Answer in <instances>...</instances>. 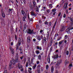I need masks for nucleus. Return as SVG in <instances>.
<instances>
[{
    "label": "nucleus",
    "instance_id": "nucleus-1",
    "mask_svg": "<svg viewBox=\"0 0 73 73\" xmlns=\"http://www.w3.org/2000/svg\"><path fill=\"white\" fill-rule=\"evenodd\" d=\"M15 60L13 59V60H11L9 64V69H10L12 66V64H13L15 65L16 64V62H19L20 61V60L18 59L19 58V55L18 54H17L15 57Z\"/></svg>",
    "mask_w": 73,
    "mask_h": 73
},
{
    "label": "nucleus",
    "instance_id": "nucleus-2",
    "mask_svg": "<svg viewBox=\"0 0 73 73\" xmlns=\"http://www.w3.org/2000/svg\"><path fill=\"white\" fill-rule=\"evenodd\" d=\"M26 32H27V33H29V34H36V32H34L33 31V30H31L30 29H27V30L26 31Z\"/></svg>",
    "mask_w": 73,
    "mask_h": 73
},
{
    "label": "nucleus",
    "instance_id": "nucleus-3",
    "mask_svg": "<svg viewBox=\"0 0 73 73\" xmlns=\"http://www.w3.org/2000/svg\"><path fill=\"white\" fill-rule=\"evenodd\" d=\"M28 63L29 65H31V60L30 59H28V61H27V62L26 63V67H28Z\"/></svg>",
    "mask_w": 73,
    "mask_h": 73
},
{
    "label": "nucleus",
    "instance_id": "nucleus-4",
    "mask_svg": "<svg viewBox=\"0 0 73 73\" xmlns=\"http://www.w3.org/2000/svg\"><path fill=\"white\" fill-rule=\"evenodd\" d=\"M40 38L42 39H43V42H42L44 44V41L45 42H46V38L45 37H44V38H43V36L42 35H41L40 36Z\"/></svg>",
    "mask_w": 73,
    "mask_h": 73
},
{
    "label": "nucleus",
    "instance_id": "nucleus-5",
    "mask_svg": "<svg viewBox=\"0 0 73 73\" xmlns=\"http://www.w3.org/2000/svg\"><path fill=\"white\" fill-rule=\"evenodd\" d=\"M33 6L34 8H35V7H37V4L36 3V2H35V1H33Z\"/></svg>",
    "mask_w": 73,
    "mask_h": 73
},
{
    "label": "nucleus",
    "instance_id": "nucleus-6",
    "mask_svg": "<svg viewBox=\"0 0 73 73\" xmlns=\"http://www.w3.org/2000/svg\"><path fill=\"white\" fill-rule=\"evenodd\" d=\"M62 62V60L61 59H60L57 62V66H59L60 65V64H61Z\"/></svg>",
    "mask_w": 73,
    "mask_h": 73
},
{
    "label": "nucleus",
    "instance_id": "nucleus-7",
    "mask_svg": "<svg viewBox=\"0 0 73 73\" xmlns=\"http://www.w3.org/2000/svg\"><path fill=\"white\" fill-rule=\"evenodd\" d=\"M70 29H71L70 27H69L68 29H66V32H67V33H68V34L70 33Z\"/></svg>",
    "mask_w": 73,
    "mask_h": 73
},
{
    "label": "nucleus",
    "instance_id": "nucleus-8",
    "mask_svg": "<svg viewBox=\"0 0 73 73\" xmlns=\"http://www.w3.org/2000/svg\"><path fill=\"white\" fill-rule=\"evenodd\" d=\"M64 8L63 9H66V8H67V7H68V3H65L64 5Z\"/></svg>",
    "mask_w": 73,
    "mask_h": 73
},
{
    "label": "nucleus",
    "instance_id": "nucleus-9",
    "mask_svg": "<svg viewBox=\"0 0 73 73\" xmlns=\"http://www.w3.org/2000/svg\"><path fill=\"white\" fill-rule=\"evenodd\" d=\"M9 11H8V14L10 15V13H12V11H13V9H9Z\"/></svg>",
    "mask_w": 73,
    "mask_h": 73
},
{
    "label": "nucleus",
    "instance_id": "nucleus-10",
    "mask_svg": "<svg viewBox=\"0 0 73 73\" xmlns=\"http://www.w3.org/2000/svg\"><path fill=\"white\" fill-rule=\"evenodd\" d=\"M65 29V26H62L61 29L60 30V32H62L64 31Z\"/></svg>",
    "mask_w": 73,
    "mask_h": 73
},
{
    "label": "nucleus",
    "instance_id": "nucleus-11",
    "mask_svg": "<svg viewBox=\"0 0 73 73\" xmlns=\"http://www.w3.org/2000/svg\"><path fill=\"white\" fill-rule=\"evenodd\" d=\"M18 46H19L20 45V44H21V39L20 38H19L18 39Z\"/></svg>",
    "mask_w": 73,
    "mask_h": 73
},
{
    "label": "nucleus",
    "instance_id": "nucleus-12",
    "mask_svg": "<svg viewBox=\"0 0 73 73\" xmlns=\"http://www.w3.org/2000/svg\"><path fill=\"white\" fill-rule=\"evenodd\" d=\"M9 49H10V50L12 54H13V53H14V51H13L14 49H12V47L11 46L9 47Z\"/></svg>",
    "mask_w": 73,
    "mask_h": 73
},
{
    "label": "nucleus",
    "instance_id": "nucleus-13",
    "mask_svg": "<svg viewBox=\"0 0 73 73\" xmlns=\"http://www.w3.org/2000/svg\"><path fill=\"white\" fill-rule=\"evenodd\" d=\"M27 41L28 43L31 42V36H29L27 37Z\"/></svg>",
    "mask_w": 73,
    "mask_h": 73
},
{
    "label": "nucleus",
    "instance_id": "nucleus-14",
    "mask_svg": "<svg viewBox=\"0 0 73 73\" xmlns=\"http://www.w3.org/2000/svg\"><path fill=\"white\" fill-rule=\"evenodd\" d=\"M52 42H53V39H52V38H51L50 40V46H52Z\"/></svg>",
    "mask_w": 73,
    "mask_h": 73
},
{
    "label": "nucleus",
    "instance_id": "nucleus-15",
    "mask_svg": "<svg viewBox=\"0 0 73 73\" xmlns=\"http://www.w3.org/2000/svg\"><path fill=\"white\" fill-rule=\"evenodd\" d=\"M58 58V54H56L54 56V58L55 60L57 59Z\"/></svg>",
    "mask_w": 73,
    "mask_h": 73
},
{
    "label": "nucleus",
    "instance_id": "nucleus-16",
    "mask_svg": "<svg viewBox=\"0 0 73 73\" xmlns=\"http://www.w3.org/2000/svg\"><path fill=\"white\" fill-rule=\"evenodd\" d=\"M47 61L49 63L50 62V56H48L47 58Z\"/></svg>",
    "mask_w": 73,
    "mask_h": 73
},
{
    "label": "nucleus",
    "instance_id": "nucleus-17",
    "mask_svg": "<svg viewBox=\"0 0 73 73\" xmlns=\"http://www.w3.org/2000/svg\"><path fill=\"white\" fill-rule=\"evenodd\" d=\"M31 14L32 15H33L34 16H36V14L34 13V12H31Z\"/></svg>",
    "mask_w": 73,
    "mask_h": 73
},
{
    "label": "nucleus",
    "instance_id": "nucleus-18",
    "mask_svg": "<svg viewBox=\"0 0 73 73\" xmlns=\"http://www.w3.org/2000/svg\"><path fill=\"white\" fill-rule=\"evenodd\" d=\"M37 39L38 40V41H40L41 40V38L40 36H38L37 37Z\"/></svg>",
    "mask_w": 73,
    "mask_h": 73
},
{
    "label": "nucleus",
    "instance_id": "nucleus-19",
    "mask_svg": "<svg viewBox=\"0 0 73 73\" xmlns=\"http://www.w3.org/2000/svg\"><path fill=\"white\" fill-rule=\"evenodd\" d=\"M63 42V41H60L58 43V46H61V45L62 44V43Z\"/></svg>",
    "mask_w": 73,
    "mask_h": 73
},
{
    "label": "nucleus",
    "instance_id": "nucleus-20",
    "mask_svg": "<svg viewBox=\"0 0 73 73\" xmlns=\"http://www.w3.org/2000/svg\"><path fill=\"white\" fill-rule=\"evenodd\" d=\"M22 15H23L25 18V19L27 18V15H26V13H25V12H24V13Z\"/></svg>",
    "mask_w": 73,
    "mask_h": 73
},
{
    "label": "nucleus",
    "instance_id": "nucleus-21",
    "mask_svg": "<svg viewBox=\"0 0 73 73\" xmlns=\"http://www.w3.org/2000/svg\"><path fill=\"white\" fill-rule=\"evenodd\" d=\"M51 71L52 73H53V71H54V68H53V67L52 66L51 68Z\"/></svg>",
    "mask_w": 73,
    "mask_h": 73
},
{
    "label": "nucleus",
    "instance_id": "nucleus-22",
    "mask_svg": "<svg viewBox=\"0 0 73 73\" xmlns=\"http://www.w3.org/2000/svg\"><path fill=\"white\" fill-rule=\"evenodd\" d=\"M36 12H38V7L37 6L36 7Z\"/></svg>",
    "mask_w": 73,
    "mask_h": 73
},
{
    "label": "nucleus",
    "instance_id": "nucleus-23",
    "mask_svg": "<svg viewBox=\"0 0 73 73\" xmlns=\"http://www.w3.org/2000/svg\"><path fill=\"white\" fill-rule=\"evenodd\" d=\"M2 16L3 17H5V15L4 13H2Z\"/></svg>",
    "mask_w": 73,
    "mask_h": 73
},
{
    "label": "nucleus",
    "instance_id": "nucleus-24",
    "mask_svg": "<svg viewBox=\"0 0 73 73\" xmlns=\"http://www.w3.org/2000/svg\"><path fill=\"white\" fill-rule=\"evenodd\" d=\"M71 66H72V64H70L68 66L69 68V69H70L71 68Z\"/></svg>",
    "mask_w": 73,
    "mask_h": 73
},
{
    "label": "nucleus",
    "instance_id": "nucleus-25",
    "mask_svg": "<svg viewBox=\"0 0 73 73\" xmlns=\"http://www.w3.org/2000/svg\"><path fill=\"white\" fill-rule=\"evenodd\" d=\"M56 9H54L52 10V12H56Z\"/></svg>",
    "mask_w": 73,
    "mask_h": 73
},
{
    "label": "nucleus",
    "instance_id": "nucleus-26",
    "mask_svg": "<svg viewBox=\"0 0 73 73\" xmlns=\"http://www.w3.org/2000/svg\"><path fill=\"white\" fill-rule=\"evenodd\" d=\"M18 67H19V69H21V68H23V66H22L21 65V66H20V65H19Z\"/></svg>",
    "mask_w": 73,
    "mask_h": 73
},
{
    "label": "nucleus",
    "instance_id": "nucleus-27",
    "mask_svg": "<svg viewBox=\"0 0 73 73\" xmlns=\"http://www.w3.org/2000/svg\"><path fill=\"white\" fill-rule=\"evenodd\" d=\"M68 63V60L66 59L65 61V65H66Z\"/></svg>",
    "mask_w": 73,
    "mask_h": 73
},
{
    "label": "nucleus",
    "instance_id": "nucleus-28",
    "mask_svg": "<svg viewBox=\"0 0 73 73\" xmlns=\"http://www.w3.org/2000/svg\"><path fill=\"white\" fill-rule=\"evenodd\" d=\"M37 54H38L39 53H40V51L38 50H36L35 52Z\"/></svg>",
    "mask_w": 73,
    "mask_h": 73
},
{
    "label": "nucleus",
    "instance_id": "nucleus-29",
    "mask_svg": "<svg viewBox=\"0 0 73 73\" xmlns=\"http://www.w3.org/2000/svg\"><path fill=\"white\" fill-rule=\"evenodd\" d=\"M36 67V65L35 64V65L33 66V69H35Z\"/></svg>",
    "mask_w": 73,
    "mask_h": 73
},
{
    "label": "nucleus",
    "instance_id": "nucleus-30",
    "mask_svg": "<svg viewBox=\"0 0 73 73\" xmlns=\"http://www.w3.org/2000/svg\"><path fill=\"white\" fill-rule=\"evenodd\" d=\"M15 38L16 40H17V35H15Z\"/></svg>",
    "mask_w": 73,
    "mask_h": 73
},
{
    "label": "nucleus",
    "instance_id": "nucleus-31",
    "mask_svg": "<svg viewBox=\"0 0 73 73\" xmlns=\"http://www.w3.org/2000/svg\"><path fill=\"white\" fill-rule=\"evenodd\" d=\"M57 36H58V34H55L54 36V38H56V37H57Z\"/></svg>",
    "mask_w": 73,
    "mask_h": 73
},
{
    "label": "nucleus",
    "instance_id": "nucleus-32",
    "mask_svg": "<svg viewBox=\"0 0 73 73\" xmlns=\"http://www.w3.org/2000/svg\"><path fill=\"white\" fill-rule=\"evenodd\" d=\"M38 59L41 60V55H39L38 56Z\"/></svg>",
    "mask_w": 73,
    "mask_h": 73
},
{
    "label": "nucleus",
    "instance_id": "nucleus-33",
    "mask_svg": "<svg viewBox=\"0 0 73 73\" xmlns=\"http://www.w3.org/2000/svg\"><path fill=\"white\" fill-rule=\"evenodd\" d=\"M30 8L31 9H33V7H32V5H30Z\"/></svg>",
    "mask_w": 73,
    "mask_h": 73
},
{
    "label": "nucleus",
    "instance_id": "nucleus-34",
    "mask_svg": "<svg viewBox=\"0 0 73 73\" xmlns=\"http://www.w3.org/2000/svg\"><path fill=\"white\" fill-rule=\"evenodd\" d=\"M52 49H53V46H51L50 50V52H51L52 50Z\"/></svg>",
    "mask_w": 73,
    "mask_h": 73
},
{
    "label": "nucleus",
    "instance_id": "nucleus-35",
    "mask_svg": "<svg viewBox=\"0 0 73 73\" xmlns=\"http://www.w3.org/2000/svg\"><path fill=\"white\" fill-rule=\"evenodd\" d=\"M35 58L34 57H32V58H31V61H33V60H35Z\"/></svg>",
    "mask_w": 73,
    "mask_h": 73
},
{
    "label": "nucleus",
    "instance_id": "nucleus-36",
    "mask_svg": "<svg viewBox=\"0 0 73 73\" xmlns=\"http://www.w3.org/2000/svg\"><path fill=\"white\" fill-rule=\"evenodd\" d=\"M70 21L72 22V21H73V18H71L70 19Z\"/></svg>",
    "mask_w": 73,
    "mask_h": 73
},
{
    "label": "nucleus",
    "instance_id": "nucleus-37",
    "mask_svg": "<svg viewBox=\"0 0 73 73\" xmlns=\"http://www.w3.org/2000/svg\"><path fill=\"white\" fill-rule=\"evenodd\" d=\"M24 29H26V28H27V25H26V24L24 25Z\"/></svg>",
    "mask_w": 73,
    "mask_h": 73
},
{
    "label": "nucleus",
    "instance_id": "nucleus-38",
    "mask_svg": "<svg viewBox=\"0 0 73 73\" xmlns=\"http://www.w3.org/2000/svg\"><path fill=\"white\" fill-rule=\"evenodd\" d=\"M66 55H68L69 54V51H67L66 52Z\"/></svg>",
    "mask_w": 73,
    "mask_h": 73
},
{
    "label": "nucleus",
    "instance_id": "nucleus-39",
    "mask_svg": "<svg viewBox=\"0 0 73 73\" xmlns=\"http://www.w3.org/2000/svg\"><path fill=\"white\" fill-rule=\"evenodd\" d=\"M48 68H49V66L48 65H47L46 66V69H48Z\"/></svg>",
    "mask_w": 73,
    "mask_h": 73
},
{
    "label": "nucleus",
    "instance_id": "nucleus-40",
    "mask_svg": "<svg viewBox=\"0 0 73 73\" xmlns=\"http://www.w3.org/2000/svg\"><path fill=\"white\" fill-rule=\"evenodd\" d=\"M61 37H59V38H57V41H58L59 40H60V39H61Z\"/></svg>",
    "mask_w": 73,
    "mask_h": 73
},
{
    "label": "nucleus",
    "instance_id": "nucleus-41",
    "mask_svg": "<svg viewBox=\"0 0 73 73\" xmlns=\"http://www.w3.org/2000/svg\"><path fill=\"white\" fill-rule=\"evenodd\" d=\"M48 22L46 21H45L44 24H45L46 25V24H48Z\"/></svg>",
    "mask_w": 73,
    "mask_h": 73
},
{
    "label": "nucleus",
    "instance_id": "nucleus-42",
    "mask_svg": "<svg viewBox=\"0 0 73 73\" xmlns=\"http://www.w3.org/2000/svg\"><path fill=\"white\" fill-rule=\"evenodd\" d=\"M23 20L24 21H25V19L24 18V17H23Z\"/></svg>",
    "mask_w": 73,
    "mask_h": 73
},
{
    "label": "nucleus",
    "instance_id": "nucleus-43",
    "mask_svg": "<svg viewBox=\"0 0 73 73\" xmlns=\"http://www.w3.org/2000/svg\"><path fill=\"white\" fill-rule=\"evenodd\" d=\"M66 17V14H64L63 15V17L64 18H65V17Z\"/></svg>",
    "mask_w": 73,
    "mask_h": 73
},
{
    "label": "nucleus",
    "instance_id": "nucleus-44",
    "mask_svg": "<svg viewBox=\"0 0 73 73\" xmlns=\"http://www.w3.org/2000/svg\"><path fill=\"white\" fill-rule=\"evenodd\" d=\"M21 12L22 15H23L24 13V11L23 10H22L21 11Z\"/></svg>",
    "mask_w": 73,
    "mask_h": 73
},
{
    "label": "nucleus",
    "instance_id": "nucleus-45",
    "mask_svg": "<svg viewBox=\"0 0 73 73\" xmlns=\"http://www.w3.org/2000/svg\"><path fill=\"white\" fill-rule=\"evenodd\" d=\"M36 48L37 49H39L40 48V47H39V46H36Z\"/></svg>",
    "mask_w": 73,
    "mask_h": 73
},
{
    "label": "nucleus",
    "instance_id": "nucleus-46",
    "mask_svg": "<svg viewBox=\"0 0 73 73\" xmlns=\"http://www.w3.org/2000/svg\"><path fill=\"white\" fill-rule=\"evenodd\" d=\"M3 73H7V70H5L4 71V72Z\"/></svg>",
    "mask_w": 73,
    "mask_h": 73
},
{
    "label": "nucleus",
    "instance_id": "nucleus-47",
    "mask_svg": "<svg viewBox=\"0 0 73 73\" xmlns=\"http://www.w3.org/2000/svg\"><path fill=\"white\" fill-rule=\"evenodd\" d=\"M61 13H59L58 14V16H60V15H61Z\"/></svg>",
    "mask_w": 73,
    "mask_h": 73
},
{
    "label": "nucleus",
    "instance_id": "nucleus-48",
    "mask_svg": "<svg viewBox=\"0 0 73 73\" xmlns=\"http://www.w3.org/2000/svg\"><path fill=\"white\" fill-rule=\"evenodd\" d=\"M62 47H63V46L61 45V46L60 48V49H62Z\"/></svg>",
    "mask_w": 73,
    "mask_h": 73
},
{
    "label": "nucleus",
    "instance_id": "nucleus-49",
    "mask_svg": "<svg viewBox=\"0 0 73 73\" xmlns=\"http://www.w3.org/2000/svg\"><path fill=\"white\" fill-rule=\"evenodd\" d=\"M42 32H43V30H41L40 31V33H42Z\"/></svg>",
    "mask_w": 73,
    "mask_h": 73
},
{
    "label": "nucleus",
    "instance_id": "nucleus-50",
    "mask_svg": "<svg viewBox=\"0 0 73 73\" xmlns=\"http://www.w3.org/2000/svg\"><path fill=\"white\" fill-rule=\"evenodd\" d=\"M19 49V46H17L16 47V50H17Z\"/></svg>",
    "mask_w": 73,
    "mask_h": 73
},
{
    "label": "nucleus",
    "instance_id": "nucleus-51",
    "mask_svg": "<svg viewBox=\"0 0 73 73\" xmlns=\"http://www.w3.org/2000/svg\"><path fill=\"white\" fill-rule=\"evenodd\" d=\"M20 58H21V60H22L23 58V56H22L21 57H20Z\"/></svg>",
    "mask_w": 73,
    "mask_h": 73
},
{
    "label": "nucleus",
    "instance_id": "nucleus-52",
    "mask_svg": "<svg viewBox=\"0 0 73 73\" xmlns=\"http://www.w3.org/2000/svg\"><path fill=\"white\" fill-rule=\"evenodd\" d=\"M53 13V15H55V14L56 13V12H52Z\"/></svg>",
    "mask_w": 73,
    "mask_h": 73
},
{
    "label": "nucleus",
    "instance_id": "nucleus-53",
    "mask_svg": "<svg viewBox=\"0 0 73 73\" xmlns=\"http://www.w3.org/2000/svg\"><path fill=\"white\" fill-rule=\"evenodd\" d=\"M73 25V21H71V25Z\"/></svg>",
    "mask_w": 73,
    "mask_h": 73
},
{
    "label": "nucleus",
    "instance_id": "nucleus-54",
    "mask_svg": "<svg viewBox=\"0 0 73 73\" xmlns=\"http://www.w3.org/2000/svg\"><path fill=\"white\" fill-rule=\"evenodd\" d=\"M47 12H48V13L50 12V10H48L47 11Z\"/></svg>",
    "mask_w": 73,
    "mask_h": 73
},
{
    "label": "nucleus",
    "instance_id": "nucleus-55",
    "mask_svg": "<svg viewBox=\"0 0 73 73\" xmlns=\"http://www.w3.org/2000/svg\"><path fill=\"white\" fill-rule=\"evenodd\" d=\"M52 4H49V7H52Z\"/></svg>",
    "mask_w": 73,
    "mask_h": 73
},
{
    "label": "nucleus",
    "instance_id": "nucleus-56",
    "mask_svg": "<svg viewBox=\"0 0 73 73\" xmlns=\"http://www.w3.org/2000/svg\"><path fill=\"white\" fill-rule=\"evenodd\" d=\"M58 44V42H56L55 43V45H57V44Z\"/></svg>",
    "mask_w": 73,
    "mask_h": 73
},
{
    "label": "nucleus",
    "instance_id": "nucleus-57",
    "mask_svg": "<svg viewBox=\"0 0 73 73\" xmlns=\"http://www.w3.org/2000/svg\"><path fill=\"white\" fill-rule=\"evenodd\" d=\"M51 25H52V24L51 23V22H50L49 23V25L50 26H51Z\"/></svg>",
    "mask_w": 73,
    "mask_h": 73
},
{
    "label": "nucleus",
    "instance_id": "nucleus-58",
    "mask_svg": "<svg viewBox=\"0 0 73 73\" xmlns=\"http://www.w3.org/2000/svg\"><path fill=\"white\" fill-rule=\"evenodd\" d=\"M66 13H67V14L68 13V10H66Z\"/></svg>",
    "mask_w": 73,
    "mask_h": 73
},
{
    "label": "nucleus",
    "instance_id": "nucleus-59",
    "mask_svg": "<svg viewBox=\"0 0 73 73\" xmlns=\"http://www.w3.org/2000/svg\"><path fill=\"white\" fill-rule=\"evenodd\" d=\"M55 73H58V71L57 70H56Z\"/></svg>",
    "mask_w": 73,
    "mask_h": 73
},
{
    "label": "nucleus",
    "instance_id": "nucleus-60",
    "mask_svg": "<svg viewBox=\"0 0 73 73\" xmlns=\"http://www.w3.org/2000/svg\"><path fill=\"white\" fill-rule=\"evenodd\" d=\"M56 24H57V21H56L55 22V23H54V25H55V26H56Z\"/></svg>",
    "mask_w": 73,
    "mask_h": 73
},
{
    "label": "nucleus",
    "instance_id": "nucleus-61",
    "mask_svg": "<svg viewBox=\"0 0 73 73\" xmlns=\"http://www.w3.org/2000/svg\"><path fill=\"white\" fill-rule=\"evenodd\" d=\"M36 63L37 64H39V63H40V62H39V61H37L36 62Z\"/></svg>",
    "mask_w": 73,
    "mask_h": 73
},
{
    "label": "nucleus",
    "instance_id": "nucleus-62",
    "mask_svg": "<svg viewBox=\"0 0 73 73\" xmlns=\"http://www.w3.org/2000/svg\"><path fill=\"white\" fill-rule=\"evenodd\" d=\"M38 25H37L36 26V28H38Z\"/></svg>",
    "mask_w": 73,
    "mask_h": 73
},
{
    "label": "nucleus",
    "instance_id": "nucleus-63",
    "mask_svg": "<svg viewBox=\"0 0 73 73\" xmlns=\"http://www.w3.org/2000/svg\"><path fill=\"white\" fill-rule=\"evenodd\" d=\"M23 2H24V4H26V1H25V0H24Z\"/></svg>",
    "mask_w": 73,
    "mask_h": 73
},
{
    "label": "nucleus",
    "instance_id": "nucleus-64",
    "mask_svg": "<svg viewBox=\"0 0 73 73\" xmlns=\"http://www.w3.org/2000/svg\"><path fill=\"white\" fill-rule=\"evenodd\" d=\"M33 41L35 42L36 41V39L34 38L33 39Z\"/></svg>",
    "mask_w": 73,
    "mask_h": 73
}]
</instances>
